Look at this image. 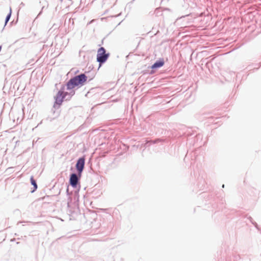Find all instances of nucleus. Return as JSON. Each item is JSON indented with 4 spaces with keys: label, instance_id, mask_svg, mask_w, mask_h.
Masks as SVG:
<instances>
[{
    "label": "nucleus",
    "instance_id": "nucleus-1",
    "mask_svg": "<svg viewBox=\"0 0 261 261\" xmlns=\"http://www.w3.org/2000/svg\"><path fill=\"white\" fill-rule=\"evenodd\" d=\"M88 77L85 73H81L71 78L66 82V101L70 100L75 94V88L77 89L84 85Z\"/></svg>",
    "mask_w": 261,
    "mask_h": 261
},
{
    "label": "nucleus",
    "instance_id": "nucleus-2",
    "mask_svg": "<svg viewBox=\"0 0 261 261\" xmlns=\"http://www.w3.org/2000/svg\"><path fill=\"white\" fill-rule=\"evenodd\" d=\"M82 177V174L78 173H72L70 174L69 184L73 188L80 190L81 188L80 180Z\"/></svg>",
    "mask_w": 261,
    "mask_h": 261
},
{
    "label": "nucleus",
    "instance_id": "nucleus-3",
    "mask_svg": "<svg viewBox=\"0 0 261 261\" xmlns=\"http://www.w3.org/2000/svg\"><path fill=\"white\" fill-rule=\"evenodd\" d=\"M110 55V53H106V50L103 47H100L98 48L96 56V60L99 63V67L107 61Z\"/></svg>",
    "mask_w": 261,
    "mask_h": 261
},
{
    "label": "nucleus",
    "instance_id": "nucleus-4",
    "mask_svg": "<svg viewBox=\"0 0 261 261\" xmlns=\"http://www.w3.org/2000/svg\"><path fill=\"white\" fill-rule=\"evenodd\" d=\"M85 160L84 156L80 157L77 159L75 166L77 173L82 174L85 168Z\"/></svg>",
    "mask_w": 261,
    "mask_h": 261
},
{
    "label": "nucleus",
    "instance_id": "nucleus-5",
    "mask_svg": "<svg viewBox=\"0 0 261 261\" xmlns=\"http://www.w3.org/2000/svg\"><path fill=\"white\" fill-rule=\"evenodd\" d=\"M165 64L164 60L163 58H160L158 60L156 61L151 66L152 69H158L162 67Z\"/></svg>",
    "mask_w": 261,
    "mask_h": 261
},
{
    "label": "nucleus",
    "instance_id": "nucleus-6",
    "mask_svg": "<svg viewBox=\"0 0 261 261\" xmlns=\"http://www.w3.org/2000/svg\"><path fill=\"white\" fill-rule=\"evenodd\" d=\"M31 184L32 185H33L34 186V190L33 191H34L35 190H36L37 189V184L36 182V181L34 179L33 177L32 176L31 177Z\"/></svg>",
    "mask_w": 261,
    "mask_h": 261
},
{
    "label": "nucleus",
    "instance_id": "nucleus-7",
    "mask_svg": "<svg viewBox=\"0 0 261 261\" xmlns=\"http://www.w3.org/2000/svg\"><path fill=\"white\" fill-rule=\"evenodd\" d=\"M77 108L74 107L73 108H70L68 110V114L70 115V114H74L75 113L76 111Z\"/></svg>",
    "mask_w": 261,
    "mask_h": 261
},
{
    "label": "nucleus",
    "instance_id": "nucleus-8",
    "mask_svg": "<svg viewBox=\"0 0 261 261\" xmlns=\"http://www.w3.org/2000/svg\"><path fill=\"white\" fill-rule=\"evenodd\" d=\"M72 4V0H66V9L69 7L70 5H71Z\"/></svg>",
    "mask_w": 261,
    "mask_h": 261
},
{
    "label": "nucleus",
    "instance_id": "nucleus-9",
    "mask_svg": "<svg viewBox=\"0 0 261 261\" xmlns=\"http://www.w3.org/2000/svg\"><path fill=\"white\" fill-rule=\"evenodd\" d=\"M11 10H10V11L9 12V13L8 14L7 17H6V23H7V22L9 20V19L11 17Z\"/></svg>",
    "mask_w": 261,
    "mask_h": 261
},
{
    "label": "nucleus",
    "instance_id": "nucleus-10",
    "mask_svg": "<svg viewBox=\"0 0 261 261\" xmlns=\"http://www.w3.org/2000/svg\"><path fill=\"white\" fill-rule=\"evenodd\" d=\"M58 98H59V97H58V96L57 98H56V103L60 105L62 103V99L58 100Z\"/></svg>",
    "mask_w": 261,
    "mask_h": 261
},
{
    "label": "nucleus",
    "instance_id": "nucleus-11",
    "mask_svg": "<svg viewBox=\"0 0 261 261\" xmlns=\"http://www.w3.org/2000/svg\"><path fill=\"white\" fill-rule=\"evenodd\" d=\"M248 219L249 220L250 222L252 224H253V223H254V222H255L254 221H253V218H252L251 217H250H250H249L248 218Z\"/></svg>",
    "mask_w": 261,
    "mask_h": 261
},
{
    "label": "nucleus",
    "instance_id": "nucleus-12",
    "mask_svg": "<svg viewBox=\"0 0 261 261\" xmlns=\"http://www.w3.org/2000/svg\"><path fill=\"white\" fill-rule=\"evenodd\" d=\"M258 230H259V228H258V226L256 222H254V223H253L252 224Z\"/></svg>",
    "mask_w": 261,
    "mask_h": 261
},
{
    "label": "nucleus",
    "instance_id": "nucleus-13",
    "mask_svg": "<svg viewBox=\"0 0 261 261\" xmlns=\"http://www.w3.org/2000/svg\"><path fill=\"white\" fill-rule=\"evenodd\" d=\"M73 23H74L73 20H71V19H69V25H70V23H71L72 25L73 24Z\"/></svg>",
    "mask_w": 261,
    "mask_h": 261
},
{
    "label": "nucleus",
    "instance_id": "nucleus-14",
    "mask_svg": "<svg viewBox=\"0 0 261 261\" xmlns=\"http://www.w3.org/2000/svg\"><path fill=\"white\" fill-rule=\"evenodd\" d=\"M71 70L72 72H74L75 73H77L79 71L78 70H75L74 69H72Z\"/></svg>",
    "mask_w": 261,
    "mask_h": 261
},
{
    "label": "nucleus",
    "instance_id": "nucleus-15",
    "mask_svg": "<svg viewBox=\"0 0 261 261\" xmlns=\"http://www.w3.org/2000/svg\"><path fill=\"white\" fill-rule=\"evenodd\" d=\"M66 194H67V195H68V194H69L68 186L67 187V188L66 189Z\"/></svg>",
    "mask_w": 261,
    "mask_h": 261
},
{
    "label": "nucleus",
    "instance_id": "nucleus-16",
    "mask_svg": "<svg viewBox=\"0 0 261 261\" xmlns=\"http://www.w3.org/2000/svg\"><path fill=\"white\" fill-rule=\"evenodd\" d=\"M74 117H71V120H72Z\"/></svg>",
    "mask_w": 261,
    "mask_h": 261
},
{
    "label": "nucleus",
    "instance_id": "nucleus-17",
    "mask_svg": "<svg viewBox=\"0 0 261 261\" xmlns=\"http://www.w3.org/2000/svg\"><path fill=\"white\" fill-rule=\"evenodd\" d=\"M222 188H224V184L222 185Z\"/></svg>",
    "mask_w": 261,
    "mask_h": 261
},
{
    "label": "nucleus",
    "instance_id": "nucleus-18",
    "mask_svg": "<svg viewBox=\"0 0 261 261\" xmlns=\"http://www.w3.org/2000/svg\"><path fill=\"white\" fill-rule=\"evenodd\" d=\"M2 47L0 46V51L1 50Z\"/></svg>",
    "mask_w": 261,
    "mask_h": 261
},
{
    "label": "nucleus",
    "instance_id": "nucleus-19",
    "mask_svg": "<svg viewBox=\"0 0 261 261\" xmlns=\"http://www.w3.org/2000/svg\"><path fill=\"white\" fill-rule=\"evenodd\" d=\"M92 79V78H91V79H89V81H91Z\"/></svg>",
    "mask_w": 261,
    "mask_h": 261
},
{
    "label": "nucleus",
    "instance_id": "nucleus-20",
    "mask_svg": "<svg viewBox=\"0 0 261 261\" xmlns=\"http://www.w3.org/2000/svg\"><path fill=\"white\" fill-rule=\"evenodd\" d=\"M134 1H135V0H133V1L132 2H132H133Z\"/></svg>",
    "mask_w": 261,
    "mask_h": 261
}]
</instances>
